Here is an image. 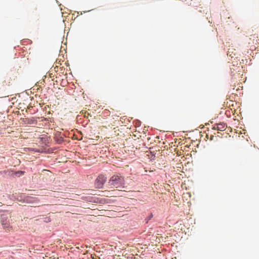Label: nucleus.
Segmentation results:
<instances>
[{"label":"nucleus","mask_w":259,"mask_h":259,"mask_svg":"<svg viewBox=\"0 0 259 259\" xmlns=\"http://www.w3.org/2000/svg\"><path fill=\"white\" fill-rule=\"evenodd\" d=\"M108 184L111 188H120L124 184V180L120 175H114L110 178Z\"/></svg>","instance_id":"f257e3e1"},{"label":"nucleus","mask_w":259,"mask_h":259,"mask_svg":"<svg viewBox=\"0 0 259 259\" xmlns=\"http://www.w3.org/2000/svg\"><path fill=\"white\" fill-rule=\"evenodd\" d=\"M10 218L11 216L7 214H3L1 215V222L4 229L6 231H10V229L11 228L10 226Z\"/></svg>","instance_id":"f03ea898"},{"label":"nucleus","mask_w":259,"mask_h":259,"mask_svg":"<svg viewBox=\"0 0 259 259\" xmlns=\"http://www.w3.org/2000/svg\"><path fill=\"white\" fill-rule=\"evenodd\" d=\"M106 181V177L103 175H100L95 181V185L98 188H102Z\"/></svg>","instance_id":"7ed1b4c3"},{"label":"nucleus","mask_w":259,"mask_h":259,"mask_svg":"<svg viewBox=\"0 0 259 259\" xmlns=\"http://www.w3.org/2000/svg\"><path fill=\"white\" fill-rule=\"evenodd\" d=\"M136 133L135 134H133V135H131V137H132V138L134 139L133 142H132V145L134 147H132V148H134L135 147V148L138 150L140 148L141 144H137L136 142V138L139 139L140 137H141V134L139 132H137L136 131L135 132Z\"/></svg>","instance_id":"20e7f679"},{"label":"nucleus","mask_w":259,"mask_h":259,"mask_svg":"<svg viewBox=\"0 0 259 259\" xmlns=\"http://www.w3.org/2000/svg\"><path fill=\"white\" fill-rule=\"evenodd\" d=\"M227 125L224 122L215 123L213 125L212 129L220 131H224L226 129Z\"/></svg>","instance_id":"39448f33"},{"label":"nucleus","mask_w":259,"mask_h":259,"mask_svg":"<svg viewBox=\"0 0 259 259\" xmlns=\"http://www.w3.org/2000/svg\"><path fill=\"white\" fill-rule=\"evenodd\" d=\"M10 85V81L8 80H4L0 83V89L5 90L7 86Z\"/></svg>","instance_id":"423d86ee"},{"label":"nucleus","mask_w":259,"mask_h":259,"mask_svg":"<svg viewBox=\"0 0 259 259\" xmlns=\"http://www.w3.org/2000/svg\"><path fill=\"white\" fill-rule=\"evenodd\" d=\"M134 123L135 124L136 127H139L141 125V122L140 121H135L134 122Z\"/></svg>","instance_id":"0eeeda50"},{"label":"nucleus","mask_w":259,"mask_h":259,"mask_svg":"<svg viewBox=\"0 0 259 259\" xmlns=\"http://www.w3.org/2000/svg\"><path fill=\"white\" fill-rule=\"evenodd\" d=\"M24 173V171H17L15 173V175L16 176H19V175H23Z\"/></svg>","instance_id":"6e6552de"},{"label":"nucleus","mask_w":259,"mask_h":259,"mask_svg":"<svg viewBox=\"0 0 259 259\" xmlns=\"http://www.w3.org/2000/svg\"><path fill=\"white\" fill-rule=\"evenodd\" d=\"M32 198L31 197H28L26 199V201L28 202H31V200L30 199H31Z\"/></svg>","instance_id":"1a4fd4ad"},{"label":"nucleus","mask_w":259,"mask_h":259,"mask_svg":"<svg viewBox=\"0 0 259 259\" xmlns=\"http://www.w3.org/2000/svg\"><path fill=\"white\" fill-rule=\"evenodd\" d=\"M133 251V249H132H132H131L130 251L131 252V251Z\"/></svg>","instance_id":"9d476101"},{"label":"nucleus","mask_w":259,"mask_h":259,"mask_svg":"<svg viewBox=\"0 0 259 259\" xmlns=\"http://www.w3.org/2000/svg\"><path fill=\"white\" fill-rule=\"evenodd\" d=\"M92 258L93 259H95L94 257V256H92Z\"/></svg>","instance_id":"9b49d317"}]
</instances>
